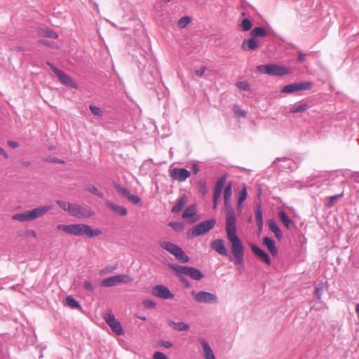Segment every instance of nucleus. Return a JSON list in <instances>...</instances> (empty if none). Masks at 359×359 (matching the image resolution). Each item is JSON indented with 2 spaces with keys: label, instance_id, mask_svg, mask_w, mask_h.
I'll use <instances>...</instances> for the list:
<instances>
[{
  "label": "nucleus",
  "instance_id": "f257e3e1",
  "mask_svg": "<svg viewBox=\"0 0 359 359\" xmlns=\"http://www.w3.org/2000/svg\"><path fill=\"white\" fill-rule=\"evenodd\" d=\"M226 215V231L228 240L231 243L233 261L240 272L243 269L244 246L241 240L236 234V218L233 208L231 205V199H224ZM232 260V259H230Z\"/></svg>",
  "mask_w": 359,
  "mask_h": 359
},
{
  "label": "nucleus",
  "instance_id": "f03ea898",
  "mask_svg": "<svg viewBox=\"0 0 359 359\" xmlns=\"http://www.w3.org/2000/svg\"><path fill=\"white\" fill-rule=\"evenodd\" d=\"M57 228L69 235L75 236L93 238L102 233L100 229H93L90 225L86 224H58Z\"/></svg>",
  "mask_w": 359,
  "mask_h": 359
},
{
  "label": "nucleus",
  "instance_id": "7ed1b4c3",
  "mask_svg": "<svg viewBox=\"0 0 359 359\" xmlns=\"http://www.w3.org/2000/svg\"><path fill=\"white\" fill-rule=\"evenodd\" d=\"M53 205L40 206L31 210H26L21 213L14 214L12 218L20 222H27L35 219L46 215L53 209Z\"/></svg>",
  "mask_w": 359,
  "mask_h": 359
},
{
  "label": "nucleus",
  "instance_id": "20e7f679",
  "mask_svg": "<svg viewBox=\"0 0 359 359\" xmlns=\"http://www.w3.org/2000/svg\"><path fill=\"white\" fill-rule=\"evenodd\" d=\"M216 222L215 219H210L196 224L187 231V237L189 238H193L206 233L215 226Z\"/></svg>",
  "mask_w": 359,
  "mask_h": 359
},
{
  "label": "nucleus",
  "instance_id": "39448f33",
  "mask_svg": "<svg viewBox=\"0 0 359 359\" xmlns=\"http://www.w3.org/2000/svg\"><path fill=\"white\" fill-rule=\"evenodd\" d=\"M257 69L261 73L273 76H282L290 74L288 68L277 64L259 65Z\"/></svg>",
  "mask_w": 359,
  "mask_h": 359
},
{
  "label": "nucleus",
  "instance_id": "423d86ee",
  "mask_svg": "<svg viewBox=\"0 0 359 359\" xmlns=\"http://www.w3.org/2000/svg\"><path fill=\"white\" fill-rule=\"evenodd\" d=\"M159 245L163 250L174 255L175 257L181 262L187 263L189 261V257L178 245L168 241L160 242Z\"/></svg>",
  "mask_w": 359,
  "mask_h": 359
},
{
  "label": "nucleus",
  "instance_id": "0eeeda50",
  "mask_svg": "<svg viewBox=\"0 0 359 359\" xmlns=\"http://www.w3.org/2000/svg\"><path fill=\"white\" fill-rule=\"evenodd\" d=\"M47 65L50 67V69L57 76L60 82L62 85H64L69 88H77L76 83L73 81V79L69 76H68L64 72H62V70H60L58 68H57L56 67H55L52 63L47 62Z\"/></svg>",
  "mask_w": 359,
  "mask_h": 359
},
{
  "label": "nucleus",
  "instance_id": "6e6552de",
  "mask_svg": "<svg viewBox=\"0 0 359 359\" xmlns=\"http://www.w3.org/2000/svg\"><path fill=\"white\" fill-rule=\"evenodd\" d=\"M103 318L106 323L110 327L111 330L117 335H123L124 332L122 325L118 321L111 311H109L104 313Z\"/></svg>",
  "mask_w": 359,
  "mask_h": 359
},
{
  "label": "nucleus",
  "instance_id": "1a4fd4ad",
  "mask_svg": "<svg viewBox=\"0 0 359 359\" xmlns=\"http://www.w3.org/2000/svg\"><path fill=\"white\" fill-rule=\"evenodd\" d=\"M191 295L194 301L198 303L217 304L218 302V299L215 294L206 291H201L198 292L192 291Z\"/></svg>",
  "mask_w": 359,
  "mask_h": 359
},
{
  "label": "nucleus",
  "instance_id": "9d476101",
  "mask_svg": "<svg viewBox=\"0 0 359 359\" xmlns=\"http://www.w3.org/2000/svg\"><path fill=\"white\" fill-rule=\"evenodd\" d=\"M69 213L78 218H86L94 215V212L90 209L76 204H72L69 207Z\"/></svg>",
  "mask_w": 359,
  "mask_h": 359
},
{
  "label": "nucleus",
  "instance_id": "9b49d317",
  "mask_svg": "<svg viewBox=\"0 0 359 359\" xmlns=\"http://www.w3.org/2000/svg\"><path fill=\"white\" fill-rule=\"evenodd\" d=\"M129 281H130L129 276L124 274H118L103 279L101 281L100 285L102 287H109L114 286L118 283H128Z\"/></svg>",
  "mask_w": 359,
  "mask_h": 359
},
{
  "label": "nucleus",
  "instance_id": "f8f14e48",
  "mask_svg": "<svg viewBox=\"0 0 359 359\" xmlns=\"http://www.w3.org/2000/svg\"><path fill=\"white\" fill-rule=\"evenodd\" d=\"M114 188L116 191L122 195L123 197L128 199V201L135 205H142L141 198L136 195L130 194V191L127 188L122 187L121 184H117L116 182L113 183Z\"/></svg>",
  "mask_w": 359,
  "mask_h": 359
},
{
  "label": "nucleus",
  "instance_id": "ddd939ff",
  "mask_svg": "<svg viewBox=\"0 0 359 359\" xmlns=\"http://www.w3.org/2000/svg\"><path fill=\"white\" fill-rule=\"evenodd\" d=\"M152 294L162 299H169L174 297V294L170 290L163 285L154 286L152 289Z\"/></svg>",
  "mask_w": 359,
  "mask_h": 359
},
{
  "label": "nucleus",
  "instance_id": "4468645a",
  "mask_svg": "<svg viewBox=\"0 0 359 359\" xmlns=\"http://www.w3.org/2000/svg\"><path fill=\"white\" fill-rule=\"evenodd\" d=\"M227 175L224 174L217 181L213 193V208L217 207V201L221 196L223 187L226 181Z\"/></svg>",
  "mask_w": 359,
  "mask_h": 359
},
{
  "label": "nucleus",
  "instance_id": "2eb2a0df",
  "mask_svg": "<svg viewBox=\"0 0 359 359\" xmlns=\"http://www.w3.org/2000/svg\"><path fill=\"white\" fill-rule=\"evenodd\" d=\"M191 175L190 171L186 168H174L170 170V176L174 180L184 182Z\"/></svg>",
  "mask_w": 359,
  "mask_h": 359
},
{
  "label": "nucleus",
  "instance_id": "dca6fc26",
  "mask_svg": "<svg viewBox=\"0 0 359 359\" xmlns=\"http://www.w3.org/2000/svg\"><path fill=\"white\" fill-rule=\"evenodd\" d=\"M250 248L253 253L257 255L262 262H264L267 265H271V258L266 252H265L255 244L250 245Z\"/></svg>",
  "mask_w": 359,
  "mask_h": 359
},
{
  "label": "nucleus",
  "instance_id": "f3484780",
  "mask_svg": "<svg viewBox=\"0 0 359 359\" xmlns=\"http://www.w3.org/2000/svg\"><path fill=\"white\" fill-rule=\"evenodd\" d=\"M211 248L218 254L223 256H228V251L223 240L217 239L213 241L211 243Z\"/></svg>",
  "mask_w": 359,
  "mask_h": 359
},
{
  "label": "nucleus",
  "instance_id": "a211bd4d",
  "mask_svg": "<svg viewBox=\"0 0 359 359\" xmlns=\"http://www.w3.org/2000/svg\"><path fill=\"white\" fill-rule=\"evenodd\" d=\"M262 243L263 245L267 248L269 252L271 253L272 257H276L278 255V249L276 246L275 241L272 238L268 236H265L263 238Z\"/></svg>",
  "mask_w": 359,
  "mask_h": 359
},
{
  "label": "nucleus",
  "instance_id": "6ab92c4d",
  "mask_svg": "<svg viewBox=\"0 0 359 359\" xmlns=\"http://www.w3.org/2000/svg\"><path fill=\"white\" fill-rule=\"evenodd\" d=\"M203 348V356L205 359H216L209 343L203 339L200 340Z\"/></svg>",
  "mask_w": 359,
  "mask_h": 359
},
{
  "label": "nucleus",
  "instance_id": "aec40b11",
  "mask_svg": "<svg viewBox=\"0 0 359 359\" xmlns=\"http://www.w3.org/2000/svg\"><path fill=\"white\" fill-rule=\"evenodd\" d=\"M258 46V41L252 36L251 39H244L241 44V48L244 50H255Z\"/></svg>",
  "mask_w": 359,
  "mask_h": 359
},
{
  "label": "nucleus",
  "instance_id": "412c9836",
  "mask_svg": "<svg viewBox=\"0 0 359 359\" xmlns=\"http://www.w3.org/2000/svg\"><path fill=\"white\" fill-rule=\"evenodd\" d=\"M168 266L170 269H171L176 273L179 278H180V276H183L182 275L188 276L189 266H180L174 264H169Z\"/></svg>",
  "mask_w": 359,
  "mask_h": 359
},
{
  "label": "nucleus",
  "instance_id": "4be33fe9",
  "mask_svg": "<svg viewBox=\"0 0 359 359\" xmlns=\"http://www.w3.org/2000/svg\"><path fill=\"white\" fill-rule=\"evenodd\" d=\"M278 217L287 229L294 227V222L288 217L284 210H280L278 212Z\"/></svg>",
  "mask_w": 359,
  "mask_h": 359
},
{
  "label": "nucleus",
  "instance_id": "5701e85b",
  "mask_svg": "<svg viewBox=\"0 0 359 359\" xmlns=\"http://www.w3.org/2000/svg\"><path fill=\"white\" fill-rule=\"evenodd\" d=\"M187 202V196L186 194L182 195L177 201L176 204L172 208L171 212L172 213H178L181 211L182 208Z\"/></svg>",
  "mask_w": 359,
  "mask_h": 359
},
{
  "label": "nucleus",
  "instance_id": "b1692460",
  "mask_svg": "<svg viewBox=\"0 0 359 359\" xmlns=\"http://www.w3.org/2000/svg\"><path fill=\"white\" fill-rule=\"evenodd\" d=\"M268 225L270 231L274 233L276 238L280 240L283 238V233L276 222L273 219H269Z\"/></svg>",
  "mask_w": 359,
  "mask_h": 359
},
{
  "label": "nucleus",
  "instance_id": "393cba45",
  "mask_svg": "<svg viewBox=\"0 0 359 359\" xmlns=\"http://www.w3.org/2000/svg\"><path fill=\"white\" fill-rule=\"evenodd\" d=\"M106 205L110 209H111L114 212L121 216H126L128 214L127 209L123 206L116 205L111 202H107L106 203Z\"/></svg>",
  "mask_w": 359,
  "mask_h": 359
},
{
  "label": "nucleus",
  "instance_id": "a878e982",
  "mask_svg": "<svg viewBox=\"0 0 359 359\" xmlns=\"http://www.w3.org/2000/svg\"><path fill=\"white\" fill-rule=\"evenodd\" d=\"M168 323L170 326L177 331H187L189 329V325L184 322L175 323L169 320Z\"/></svg>",
  "mask_w": 359,
  "mask_h": 359
},
{
  "label": "nucleus",
  "instance_id": "bb28decb",
  "mask_svg": "<svg viewBox=\"0 0 359 359\" xmlns=\"http://www.w3.org/2000/svg\"><path fill=\"white\" fill-rule=\"evenodd\" d=\"M188 276L196 280H199L204 277L203 273L196 268L189 266Z\"/></svg>",
  "mask_w": 359,
  "mask_h": 359
},
{
  "label": "nucleus",
  "instance_id": "cd10ccee",
  "mask_svg": "<svg viewBox=\"0 0 359 359\" xmlns=\"http://www.w3.org/2000/svg\"><path fill=\"white\" fill-rule=\"evenodd\" d=\"M250 35L255 39L256 37H266L268 36V32L262 27H256L251 31Z\"/></svg>",
  "mask_w": 359,
  "mask_h": 359
},
{
  "label": "nucleus",
  "instance_id": "c85d7f7f",
  "mask_svg": "<svg viewBox=\"0 0 359 359\" xmlns=\"http://www.w3.org/2000/svg\"><path fill=\"white\" fill-rule=\"evenodd\" d=\"M66 305L74 309L81 310L82 308L79 302L75 299L72 296H67L65 299Z\"/></svg>",
  "mask_w": 359,
  "mask_h": 359
},
{
  "label": "nucleus",
  "instance_id": "c756f323",
  "mask_svg": "<svg viewBox=\"0 0 359 359\" xmlns=\"http://www.w3.org/2000/svg\"><path fill=\"white\" fill-rule=\"evenodd\" d=\"M196 214V205L192 204L189 205L182 213L183 218H191Z\"/></svg>",
  "mask_w": 359,
  "mask_h": 359
},
{
  "label": "nucleus",
  "instance_id": "7c9ffc66",
  "mask_svg": "<svg viewBox=\"0 0 359 359\" xmlns=\"http://www.w3.org/2000/svg\"><path fill=\"white\" fill-rule=\"evenodd\" d=\"M309 109V105L306 103H301L299 104L294 105L290 110V113H302L304 112Z\"/></svg>",
  "mask_w": 359,
  "mask_h": 359
},
{
  "label": "nucleus",
  "instance_id": "2f4dec72",
  "mask_svg": "<svg viewBox=\"0 0 359 359\" xmlns=\"http://www.w3.org/2000/svg\"><path fill=\"white\" fill-rule=\"evenodd\" d=\"M255 219L257 224H259V226L263 224V214L262 210V205L260 203H258L256 205Z\"/></svg>",
  "mask_w": 359,
  "mask_h": 359
},
{
  "label": "nucleus",
  "instance_id": "473e14b6",
  "mask_svg": "<svg viewBox=\"0 0 359 359\" xmlns=\"http://www.w3.org/2000/svg\"><path fill=\"white\" fill-rule=\"evenodd\" d=\"M296 86H297V91H302V90H310L313 87V84L312 82L302 81V82L296 83Z\"/></svg>",
  "mask_w": 359,
  "mask_h": 359
},
{
  "label": "nucleus",
  "instance_id": "72a5a7b5",
  "mask_svg": "<svg viewBox=\"0 0 359 359\" xmlns=\"http://www.w3.org/2000/svg\"><path fill=\"white\" fill-rule=\"evenodd\" d=\"M86 190L100 198H103L104 194L100 191L94 185H88L86 187Z\"/></svg>",
  "mask_w": 359,
  "mask_h": 359
},
{
  "label": "nucleus",
  "instance_id": "f704fd0d",
  "mask_svg": "<svg viewBox=\"0 0 359 359\" xmlns=\"http://www.w3.org/2000/svg\"><path fill=\"white\" fill-rule=\"evenodd\" d=\"M232 196V182H229L226 187L224 188V199H226V201L228 199H231Z\"/></svg>",
  "mask_w": 359,
  "mask_h": 359
},
{
  "label": "nucleus",
  "instance_id": "c9c22d12",
  "mask_svg": "<svg viewBox=\"0 0 359 359\" xmlns=\"http://www.w3.org/2000/svg\"><path fill=\"white\" fill-rule=\"evenodd\" d=\"M248 193L247 188L245 186L241 190L238 199V204L241 205L247 198Z\"/></svg>",
  "mask_w": 359,
  "mask_h": 359
},
{
  "label": "nucleus",
  "instance_id": "e433bc0d",
  "mask_svg": "<svg viewBox=\"0 0 359 359\" xmlns=\"http://www.w3.org/2000/svg\"><path fill=\"white\" fill-rule=\"evenodd\" d=\"M343 196H344V194H343V193H341V194H336V195L329 197V201L327 204V206L328 208H332L337 203V201L339 199H340L341 198L343 197Z\"/></svg>",
  "mask_w": 359,
  "mask_h": 359
},
{
  "label": "nucleus",
  "instance_id": "4c0bfd02",
  "mask_svg": "<svg viewBox=\"0 0 359 359\" xmlns=\"http://www.w3.org/2000/svg\"><path fill=\"white\" fill-rule=\"evenodd\" d=\"M191 19L190 17L184 16L179 20L177 25L180 28H184L191 22Z\"/></svg>",
  "mask_w": 359,
  "mask_h": 359
},
{
  "label": "nucleus",
  "instance_id": "58836bf2",
  "mask_svg": "<svg viewBox=\"0 0 359 359\" xmlns=\"http://www.w3.org/2000/svg\"><path fill=\"white\" fill-rule=\"evenodd\" d=\"M281 91L284 93H292L295 91H297L296 83H293L285 86L282 88Z\"/></svg>",
  "mask_w": 359,
  "mask_h": 359
},
{
  "label": "nucleus",
  "instance_id": "ea45409f",
  "mask_svg": "<svg viewBox=\"0 0 359 359\" xmlns=\"http://www.w3.org/2000/svg\"><path fill=\"white\" fill-rule=\"evenodd\" d=\"M252 25L251 21L248 18H245L241 22V27L243 31L247 32L251 29Z\"/></svg>",
  "mask_w": 359,
  "mask_h": 359
},
{
  "label": "nucleus",
  "instance_id": "a19ab883",
  "mask_svg": "<svg viewBox=\"0 0 359 359\" xmlns=\"http://www.w3.org/2000/svg\"><path fill=\"white\" fill-rule=\"evenodd\" d=\"M236 86L239 89L244 91H250V84L247 81H238L236 83Z\"/></svg>",
  "mask_w": 359,
  "mask_h": 359
},
{
  "label": "nucleus",
  "instance_id": "79ce46f5",
  "mask_svg": "<svg viewBox=\"0 0 359 359\" xmlns=\"http://www.w3.org/2000/svg\"><path fill=\"white\" fill-rule=\"evenodd\" d=\"M42 35L51 39H57L58 37L57 34L50 29L43 30Z\"/></svg>",
  "mask_w": 359,
  "mask_h": 359
},
{
  "label": "nucleus",
  "instance_id": "37998d69",
  "mask_svg": "<svg viewBox=\"0 0 359 359\" xmlns=\"http://www.w3.org/2000/svg\"><path fill=\"white\" fill-rule=\"evenodd\" d=\"M324 289V286L323 283H320L319 285H317L315 286V296L316 298L320 300L322 297L323 291Z\"/></svg>",
  "mask_w": 359,
  "mask_h": 359
},
{
  "label": "nucleus",
  "instance_id": "c03bdc74",
  "mask_svg": "<svg viewBox=\"0 0 359 359\" xmlns=\"http://www.w3.org/2000/svg\"><path fill=\"white\" fill-rule=\"evenodd\" d=\"M168 225L176 231H181L184 229V225L181 222H170Z\"/></svg>",
  "mask_w": 359,
  "mask_h": 359
},
{
  "label": "nucleus",
  "instance_id": "a18cd8bd",
  "mask_svg": "<svg viewBox=\"0 0 359 359\" xmlns=\"http://www.w3.org/2000/svg\"><path fill=\"white\" fill-rule=\"evenodd\" d=\"M199 192L201 195L204 196L207 193L206 183L203 180L198 182Z\"/></svg>",
  "mask_w": 359,
  "mask_h": 359
},
{
  "label": "nucleus",
  "instance_id": "49530a36",
  "mask_svg": "<svg viewBox=\"0 0 359 359\" xmlns=\"http://www.w3.org/2000/svg\"><path fill=\"white\" fill-rule=\"evenodd\" d=\"M56 203L64 210L67 211L69 212V207L72 204L67 203L65 201L58 200L56 201Z\"/></svg>",
  "mask_w": 359,
  "mask_h": 359
},
{
  "label": "nucleus",
  "instance_id": "de8ad7c7",
  "mask_svg": "<svg viewBox=\"0 0 359 359\" xmlns=\"http://www.w3.org/2000/svg\"><path fill=\"white\" fill-rule=\"evenodd\" d=\"M117 268L116 265L107 266L100 271V274H106L113 272Z\"/></svg>",
  "mask_w": 359,
  "mask_h": 359
},
{
  "label": "nucleus",
  "instance_id": "09e8293b",
  "mask_svg": "<svg viewBox=\"0 0 359 359\" xmlns=\"http://www.w3.org/2000/svg\"><path fill=\"white\" fill-rule=\"evenodd\" d=\"M90 108V111L92 112V114H93L95 116H102V110L100 109V108L96 107V106H93V105H90L89 107Z\"/></svg>",
  "mask_w": 359,
  "mask_h": 359
},
{
  "label": "nucleus",
  "instance_id": "8fccbe9b",
  "mask_svg": "<svg viewBox=\"0 0 359 359\" xmlns=\"http://www.w3.org/2000/svg\"><path fill=\"white\" fill-rule=\"evenodd\" d=\"M142 304L147 309H154L156 306V304L154 301L149 299L143 301Z\"/></svg>",
  "mask_w": 359,
  "mask_h": 359
},
{
  "label": "nucleus",
  "instance_id": "3c124183",
  "mask_svg": "<svg viewBox=\"0 0 359 359\" xmlns=\"http://www.w3.org/2000/svg\"><path fill=\"white\" fill-rule=\"evenodd\" d=\"M83 287L85 290L93 292L94 290V287L93 284L89 280H85L83 283Z\"/></svg>",
  "mask_w": 359,
  "mask_h": 359
},
{
  "label": "nucleus",
  "instance_id": "603ef678",
  "mask_svg": "<svg viewBox=\"0 0 359 359\" xmlns=\"http://www.w3.org/2000/svg\"><path fill=\"white\" fill-rule=\"evenodd\" d=\"M154 359H168V357L163 353L157 351L155 352L153 356Z\"/></svg>",
  "mask_w": 359,
  "mask_h": 359
},
{
  "label": "nucleus",
  "instance_id": "864d4df0",
  "mask_svg": "<svg viewBox=\"0 0 359 359\" xmlns=\"http://www.w3.org/2000/svg\"><path fill=\"white\" fill-rule=\"evenodd\" d=\"M180 280L183 283L184 285V287H186V288H189L191 287V283L188 280L187 278H186L184 276H180V278H179Z\"/></svg>",
  "mask_w": 359,
  "mask_h": 359
},
{
  "label": "nucleus",
  "instance_id": "5fc2aeb1",
  "mask_svg": "<svg viewBox=\"0 0 359 359\" xmlns=\"http://www.w3.org/2000/svg\"><path fill=\"white\" fill-rule=\"evenodd\" d=\"M298 57L297 61L300 63L304 62L306 60V54H304L302 50H299L297 52Z\"/></svg>",
  "mask_w": 359,
  "mask_h": 359
},
{
  "label": "nucleus",
  "instance_id": "6e6d98bb",
  "mask_svg": "<svg viewBox=\"0 0 359 359\" xmlns=\"http://www.w3.org/2000/svg\"><path fill=\"white\" fill-rule=\"evenodd\" d=\"M234 112L242 117H244L246 115V111L245 110L240 109L238 107H234Z\"/></svg>",
  "mask_w": 359,
  "mask_h": 359
},
{
  "label": "nucleus",
  "instance_id": "4d7b16f0",
  "mask_svg": "<svg viewBox=\"0 0 359 359\" xmlns=\"http://www.w3.org/2000/svg\"><path fill=\"white\" fill-rule=\"evenodd\" d=\"M160 345L165 348H170L172 346V344L168 341H161Z\"/></svg>",
  "mask_w": 359,
  "mask_h": 359
},
{
  "label": "nucleus",
  "instance_id": "13d9d810",
  "mask_svg": "<svg viewBox=\"0 0 359 359\" xmlns=\"http://www.w3.org/2000/svg\"><path fill=\"white\" fill-rule=\"evenodd\" d=\"M205 71V67H202L199 69L196 70L195 74H196V75L197 76L201 77L203 75Z\"/></svg>",
  "mask_w": 359,
  "mask_h": 359
},
{
  "label": "nucleus",
  "instance_id": "bf43d9fd",
  "mask_svg": "<svg viewBox=\"0 0 359 359\" xmlns=\"http://www.w3.org/2000/svg\"><path fill=\"white\" fill-rule=\"evenodd\" d=\"M7 143H8V145L13 149H16L19 147L18 142H15V141L9 140V141H8Z\"/></svg>",
  "mask_w": 359,
  "mask_h": 359
},
{
  "label": "nucleus",
  "instance_id": "052dcab7",
  "mask_svg": "<svg viewBox=\"0 0 359 359\" xmlns=\"http://www.w3.org/2000/svg\"><path fill=\"white\" fill-rule=\"evenodd\" d=\"M351 179L354 182L359 183V172H353L351 175Z\"/></svg>",
  "mask_w": 359,
  "mask_h": 359
},
{
  "label": "nucleus",
  "instance_id": "680f3d73",
  "mask_svg": "<svg viewBox=\"0 0 359 359\" xmlns=\"http://www.w3.org/2000/svg\"><path fill=\"white\" fill-rule=\"evenodd\" d=\"M191 169L194 174L195 175H196L199 172V168L196 164H194Z\"/></svg>",
  "mask_w": 359,
  "mask_h": 359
},
{
  "label": "nucleus",
  "instance_id": "e2e57ef3",
  "mask_svg": "<svg viewBox=\"0 0 359 359\" xmlns=\"http://www.w3.org/2000/svg\"><path fill=\"white\" fill-rule=\"evenodd\" d=\"M38 42L40 44L44 45V46H50V42L46 41V40L41 39V40H39Z\"/></svg>",
  "mask_w": 359,
  "mask_h": 359
},
{
  "label": "nucleus",
  "instance_id": "0e129e2a",
  "mask_svg": "<svg viewBox=\"0 0 359 359\" xmlns=\"http://www.w3.org/2000/svg\"><path fill=\"white\" fill-rule=\"evenodd\" d=\"M54 158L51 157L50 156H45L43 157V161H46V162H52L53 163V161Z\"/></svg>",
  "mask_w": 359,
  "mask_h": 359
},
{
  "label": "nucleus",
  "instance_id": "69168bd1",
  "mask_svg": "<svg viewBox=\"0 0 359 359\" xmlns=\"http://www.w3.org/2000/svg\"><path fill=\"white\" fill-rule=\"evenodd\" d=\"M0 154L3 155L6 158H8L7 153L4 151L3 148L0 147Z\"/></svg>",
  "mask_w": 359,
  "mask_h": 359
},
{
  "label": "nucleus",
  "instance_id": "338daca9",
  "mask_svg": "<svg viewBox=\"0 0 359 359\" xmlns=\"http://www.w3.org/2000/svg\"><path fill=\"white\" fill-rule=\"evenodd\" d=\"M53 160L54 161H53V163H62V164L65 163V161L57 158H54Z\"/></svg>",
  "mask_w": 359,
  "mask_h": 359
},
{
  "label": "nucleus",
  "instance_id": "774afa93",
  "mask_svg": "<svg viewBox=\"0 0 359 359\" xmlns=\"http://www.w3.org/2000/svg\"><path fill=\"white\" fill-rule=\"evenodd\" d=\"M13 50L21 52L23 50V48L22 46H15L13 48Z\"/></svg>",
  "mask_w": 359,
  "mask_h": 359
}]
</instances>
